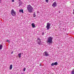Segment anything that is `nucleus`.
I'll return each instance as SVG.
<instances>
[{
    "label": "nucleus",
    "instance_id": "obj_2",
    "mask_svg": "<svg viewBox=\"0 0 74 74\" xmlns=\"http://www.w3.org/2000/svg\"><path fill=\"white\" fill-rule=\"evenodd\" d=\"M52 38L51 37H48L47 41V44H52Z\"/></svg>",
    "mask_w": 74,
    "mask_h": 74
},
{
    "label": "nucleus",
    "instance_id": "obj_23",
    "mask_svg": "<svg viewBox=\"0 0 74 74\" xmlns=\"http://www.w3.org/2000/svg\"><path fill=\"white\" fill-rule=\"evenodd\" d=\"M14 52V51H12L11 52V54H12V53H13Z\"/></svg>",
    "mask_w": 74,
    "mask_h": 74
},
{
    "label": "nucleus",
    "instance_id": "obj_25",
    "mask_svg": "<svg viewBox=\"0 0 74 74\" xmlns=\"http://www.w3.org/2000/svg\"><path fill=\"white\" fill-rule=\"evenodd\" d=\"M1 0H0V3H1Z\"/></svg>",
    "mask_w": 74,
    "mask_h": 74
},
{
    "label": "nucleus",
    "instance_id": "obj_10",
    "mask_svg": "<svg viewBox=\"0 0 74 74\" xmlns=\"http://www.w3.org/2000/svg\"><path fill=\"white\" fill-rule=\"evenodd\" d=\"M12 65L11 64L10 66V70H12Z\"/></svg>",
    "mask_w": 74,
    "mask_h": 74
},
{
    "label": "nucleus",
    "instance_id": "obj_13",
    "mask_svg": "<svg viewBox=\"0 0 74 74\" xmlns=\"http://www.w3.org/2000/svg\"><path fill=\"white\" fill-rule=\"evenodd\" d=\"M33 16L34 18H35V17L36 16V13H35V12H34V14H33Z\"/></svg>",
    "mask_w": 74,
    "mask_h": 74
},
{
    "label": "nucleus",
    "instance_id": "obj_8",
    "mask_svg": "<svg viewBox=\"0 0 74 74\" xmlns=\"http://www.w3.org/2000/svg\"><path fill=\"white\" fill-rule=\"evenodd\" d=\"M58 64V62H56L55 63H53L51 64V65L52 66H54V65H57Z\"/></svg>",
    "mask_w": 74,
    "mask_h": 74
},
{
    "label": "nucleus",
    "instance_id": "obj_21",
    "mask_svg": "<svg viewBox=\"0 0 74 74\" xmlns=\"http://www.w3.org/2000/svg\"><path fill=\"white\" fill-rule=\"evenodd\" d=\"M19 6L18 7H20V6H21V4H19Z\"/></svg>",
    "mask_w": 74,
    "mask_h": 74
},
{
    "label": "nucleus",
    "instance_id": "obj_9",
    "mask_svg": "<svg viewBox=\"0 0 74 74\" xmlns=\"http://www.w3.org/2000/svg\"><path fill=\"white\" fill-rule=\"evenodd\" d=\"M31 25L33 28H34V27H35V25H34V23H32Z\"/></svg>",
    "mask_w": 74,
    "mask_h": 74
},
{
    "label": "nucleus",
    "instance_id": "obj_4",
    "mask_svg": "<svg viewBox=\"0 0 74 74\" xmlns=\"http://www.w3.org/2000/svg\"><path fill=\"white\" fill-rule=\"evenodd\" d=\"M50 26H51V24L49 23H47L46 28H47V30H49L50 28Z\"/></svg>",
    "mask_w": 74,
    "mask_h": 74
},
{
    "label": "nucleus",
    "instance_id": "obj_11",
    "mask_svg": "<svg viewBox=\"0 0 74 74\" xmlns=\"http://www.w3.org/2000/svg\"><path fill=\"white\" fill-rule=\"evenodd\" d=\"M3 48V45L1 44L0 45V50H1Z\"/></svg>",
    "mask_w": 74,
    "mask_h": 74
},
{
    "label": "nucleus",
    "instance_id": "obj_1",
    "mask_svg": "<svg viewBox=\"0 0 74 74\" xmlns=\"http://www.w3.org/2000/svg\"><path fill=\"white\" fill-rule=\"evenodd\" d=\"M27 10H28V11L29 12H32V11H33V8L32 7V6L30 5H27Z\"/></svg>",
    "mask_w": 74,
    "mask_h": 74
},
{
    "label": "nucleus",
    "instance_id": "obj_5",
    "mask_svg": "<svg viewBox=\"0 0 74 74\" xmlns=\"http://www.w3.org/2000/svg\"><path fill=\"white\" fill-rule=\"evenodd\" d=\"M43 55L44 56H49V54L48 52L45 51L43 53Z\"/></svg>",
    "mask_w": 74,
    "mask_h": 74
},
{
    "label": "nucleus",
    "instance_id": "obj_28",
    "mask_svg": "<svg viewBox=\"0 0 74 74\" xmlns=\"http://www.w3.org/2000/svg\"><path fill=\"white\" fill-rule=\"evenodd\" d=\"M63 29H64V28H63Z\"/></svg>",
    "mask_w": 74,
    "mask_h": 74
},
{
    "label": "nucleus",
    "instance_id": "obj_26",
    "mask_svg": "<svg viewBox=\"0 0 74 74\" xmlns=\"http://www.w3.org/2000/svg\"><path fill=\"white\" fill-rule=\"evenodd\" d=\"M18 1H21V0H18Z\"/></svg>",
    "mask_w": 74,
    "mask_h": 74
},
{
    "label": "nucleus",
    "instance_id": "obj_3",
    "mask_svg": "<svg viewBox=\"0 0 74 74\" xmlns=\"http://www.w3.org/2000/svg\"><path fill=\"white\" fill-rule=\"evenodd\" d=\"M11 13L12 16H15L16 15V12H15L14 10L12 9L11 10Z\"/></svg>",
    "mask_w": 74,
    "mask_h": 74
},
{
    "label": "nucleus",
    "instance_id": "obj_12",
    "mask_svg": "<svg viewBox=\"0 0 74 74\" xmlns=\"http://www.w3.org/2000/svg\"><path fill=\"white\" fill-rule=\"evenodd\" d=\"M20 12H22V13H23V10H19Z\"/></svg>",
    "mask_w": 74,
    "mask_h": 74
},
{
    "label": "nucleus",
    "instance_id": "obj_24",
    "mask_svg": "<svg viewBox=\"0 0 74 74\" xmlns=\"http://www.w3.org/2000/svg\"><path fill=\"white\" fill-rule=\"evenodd\" d=\"M40 66H41V63H40Z\"/></svg>",
    "mask_w": 74,
    "mask_h": 74
},
{
    "label": "nucleus",
    "instance_id": "obj_20",
    "mask_svg": "<svg viewBox=\"0 0 74 74\" xmlns=\"http://www.w3.org/2000/svg\"><path fill=\"white\" fill-rule=\"evenodd\" d=\"M44 35V32H42V35Z\"/></svg>",
    "mask_w": 74,
    "mask_h": 74
},
{
    "label": "nucleus",
    "instance_id": "obj_22",
    "mask_svg": "<svg viewBox=\"0 0 74 74\" xmlns=\"http://www.w3.org/2000/svg\"><path fill=\"white\" fill-rule=\"evenodd\" d=\"M14 0H12V2H14Z\"/></svg>",
    "mask_w": 74,
    "mask_h": 74
},
{
    "label": "nucleus",
    "instance_id": "obj_19",
    "mask_svg": "<svg viewBox=\"0 0 74 74\" xmlns=\"http://www.w3.org/2000/svg\"><path fill=\"white\" fill-rule=\"evenodd\" d=\"M7 42H8V43H10V40H7Z\"/></svg>",
    "mask_w": 74,
    "mask_h": 74
},
{
    "label": "nucleus",
    "instance_id": "obj_6",
    "mask_svg": "<svg viewBox=\"0 0 74 74\" xmlns=\"http://www.w3.org/2000/svg\"><path fill=\"white\" fill-rule=\"evenodd\" d=\"M52 6L53 7H55L57 6V3L56 2H54L52 5Z\"/></svg>",
    "mask_w": 74,
    "mask_h": 74
},
{
    "label": "nucleus",
    "instance_id": "obj_17",
    "mask_svg": "<svg viewBox=\"0 0 74 74\" xmlns=\"http://www.w3.org/2000/svg\"><path fill=\"white\" fill-rule=\"evenodd\" d=\"M26 70V68H24L23 69V71H25Z\"/></svg>",
    "mask_w": 74,
    "mask_h": 74
},
{
    "label": "nucleus",
    "instance_id": "obj_18",
    "mask_svg": "<svg viewBox=\"0 0 74 74\" xmlns=\"http://www.w3.org/2000/svg\"><path fill=\"white\" fill-rule=\"evenodd\" d=\"M45 1L46 3H48V0H45Z\"/></svg>",
    "mask_w": 74,
    "mask_h": 74
},
{
    "label": "nucleus",
    "instance_id": "obj_14",
    "mask_svg": "<svg viewBox=\"0 0 74 74\" xmlns=\"http://www.w3.org/2000/svg\"><path fill=\"white\" fill-rule=\"evenodd\" d=\"M18 57H19V58H21V53L18 54Z\"/></svg>",
    "mask_w": 74,
    "mask_h": 74
},
{
    "label": "nucleus",
    "instance_id": "obj_15",
    "mask_svg": "<svg viewBox=\"0 0 74 74\" xmlns=\"http://www.w3.org/2000/svg\"><path fill=\"white\" fill-rule=\"evenodd\" d=\"M71 74H74V71H72L71 72Z\"/></svg>",
    "mask_w": 74,
    "mask_h": 74
},
{
    "label": "nucleus",
    "instance_id": "obj_7",
    "mask_svg": "<svg viewBox=\"0 0 74 74\" xmlns=\"http://www.w3.org/2000/svg\"><path fill=\"white\" fill-rule=\"evenodd\" d=\"M37 40L38 44L39 45H40L41 43V39H40L39 38H38Z\"/></svg>",
    "mask_w": 74,
    "mask_h": 74
},
{
    "label": "nucleus",
    "instance_id": "obj_16",
    "mask_svg": "<svg viewBox=\"0 0 74 74\" xmlns=\"http://www.w3.org/2000/svg\"><path fill=\"white\" fill-rule=\"evenodd\" d=\"M19 4H22V2L21 1H20L19 2Z\"/></svg>",
    "mask_w": 74,
    "mask_h": 74
},
{
    "label": "nucleus",
    "instance_id": "obj_27",
    "mask_svg": "<svg viewBox=\"0 0 74 74\" xmlns=\"http://www.w3.org/2000/svg\"><path fill=\"white\" fill-rule=\"evenodd\" d=\"M73 70L72 71H74V69H73Z\"/></svg>",
    "mask_w": 74,
    "mask_h": 74
}]
</instances>
